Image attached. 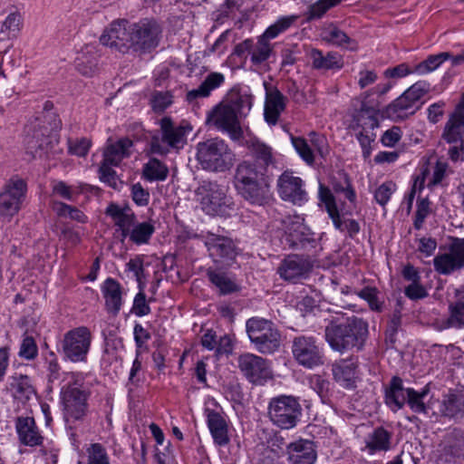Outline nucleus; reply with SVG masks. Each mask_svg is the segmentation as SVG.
Here are the masks:
<instances>
[{
  "mask_svg": "<svg viewBox=\"0 0 464 464\" xmlns=\"http://www.w3.org/2000/svg\"><path fill=\"white\" fill-rule=\"evenodd\" d=\"M162 29L153 19L144 18L136 23L125 19L113 21L102 34V44L121 53H150L160 44Z\"/></svg>",
  "mask_w": 464,
  "mask_h": 464,
  "instance_id": "1",
  "label": "nucleus"
},
{
  "mask_svg": "<svg viewBox=\"0 0 464 464\" xmlns=\"http://www.w3.org/2000/svg\"><path fill=\"white\" fill-rule=\"evenodd\" d=\"M325 340L336 352L344 353L349 351L363 349L369 334V324L362 318L348 317L345 322L330 320L325 326Z\"/></svg>",
  "mask_w": 464,
  "mask_h": 464,
  "instance_id": "2",
  "label": "nucleus"
},
{
  "mask_svg": "<svg viewBox=\"0 0 464 464\" xmlns=\"http://www.w3.org/2000/svg\"><path fill=\"white\" fill-rule=\"evenodd\" d=\"M234 182L238 194L251 204L262 206L268 202L269 185L263 167H257L250 160L239 163Z\"/></svg>",
  "mask_w": 464,
  "mask_h": 464,
  "instance_id": "3",
  "label": "nucleus"
},
{
  "mask_svg": "<svg viewBox=\"0 0 464 464\" xmlns=\"http://www.w3.org/2000/svg\"><path fill=\"white\" fill-rule=\"evenodd\" d=\"M252 107L251 98L239 95L227 103L217 105L208 114L207 122L218 130L227 132L234 140L243 136L240 120L247 115Z\"/></svg>",
  "mask_w": 464,
  "mask_h": 464,
  "instance_id": "4",
  "label": "nucleus"
},
{
  "mask_svg": "<svg viewBox=\"0 0 464 464\" xmlns=\"http://www.w3.org/2000/svg\"><path fill=\"white\" fill-rule=\"evenodd\" d=\"M196 150L198 164L208 171L224 172L229 169L236 160V156L228 144L219 138L198 142Z\"/></svg>",
  "mask_w": 464,
  "mask_h": 464,
  "instance_id": "5",
  "label": "nucleus"
},
{
  "mask_svg": "<svg viewBox=\"0 0 464 464\" xmlns=\"http://www.w3.org/2000/svg\"><path fill=\"white\" fill-rule=\"evenodd\" d=\"M67 384L61 389V400L63 407V416L67 423L82 421L88 411L89 392L83 386L80 375L70 372Z\"/></svg>",
  "mask_w": 464,
  "mask_h": 464,
  "instance_id": "6",
  "label": "nucleus"
},
{
  "mask_svg": "<svg viewBox=\"0 0 464 464\" xmlns=\"http://www.w3.org/2000/svg\"><path fill=\"white\" fill-rule=\"evenodd\" d=\"M246 328L251 343L259 353L271 354L280 347L281 335L272 321L252 317L246 321Z\"/></svg>",
  "mask_w": 464,
  "mask_h": 464,
  "instance_id": "7",
  "label": "nucleus"
},
{
  "mask_svg": "<svg viewBox=\"0 0 464 464\" xmlns=\"http://www.w3.org/2000/svg\"><path fill=\"white\" fill-rule=\"evenodd\" d=\"M430 89V84L426 81L415 82L387 106L386 116L392 120H404L413 115L421 107L420 99Z\"/></svg>",
  "mask_w": 464,
  "mask_h": 464,
  "instance_id": "8",
  "label": "nucleus"
},
{
  "mask_svg": "<svg viewBox=\"0 0 464 464\" xmlns=\"http://www.w3.org/2000/svg\"><path fill=\"white\" fill-rule=\"evenodd\" d=\"M267 414L274 425L283 430H290L300 420L302 407L295 397L280 395L270 400Z\"/></svg>",
  "mask_w": 464,
  "mask_h": 464,
  "instance_id": "9",
  "label": "nucleus"
},
{
  "mask_svg": "<svg viewBox=\"0 0 464 464\" xmlns=\"http://www.w3.org/2000/svg\"><path fill=\"white\" fill-rule=\"evenodd\" d=\"M161 136L154 135L150 140V151L159 155H166L169 149H179L186 142V135L191 128L175 125L169 117H163L160 121Z\"/></svg>",
  "mask_w": 464,
  "mask_h": 464,
  "instance_id": "10",
  "label": "nucleus"
},
{
  "mask_svg": "<svg viewBox=\"0 0 464 464\" xmlns=\"http://www.w3.org/2000/svg\"><path fill=\"white\" fill-rule=\"evenodd\" d=\"M92 340V333L86 326H79L68 331L61 341L63 357L72 362H85Z\"/></svg>",
  "mask_w": 464,
  "mask_h": 464,
  "instance_id": "11",
  "label": "nucleus"
},
{
  "mask_svg": "<svg viewBox=\"0 0 464 464\" xmlns=\"http://www.w3.org/2000/svg\"><path fill=\"white\" fill-rule=\"evenodd\" d=\"M45 121L38 118L34 121L30 122L26 126V150L27 152L32 154L33 158L42 157L47 153L52 148L53 138L52 132L59 128L60 122H54L53 125L48 123L44 124Z\"/></svg>",
  "mask_w": 464,
  "mask_h": 464,
  "instance_id": "12",
  "label": "nucleus"
},
{
  "mask_svg": "<svg viewBox=\"0 0 464 464\" xmlns=\"http://www.w3.org/2000/svg\"><path fill=\"white\" fill-rule=\"evenodd\" d=\"M202 209L209 215H224L232 204L227 188L217 182L203 181L196 191Z\"/></svg>",
  "mask_w": 464,
  "mask_h": 464,
  "instance_id": "13",
  "label": "nucleus"
},
{
  "mask_svg": "<svg viewBox=\"0 0 464 464\" xmlns=\"http://www.w3.org/2000/svg\"><path fill=\"white\" fill-rule=\"evenodd\" d=\"M280 223L289 247L307 250L316 246L317 241L314 234L300 217H286Z\"/></svg>",
  "mask_w": 464,
  "mask_h": 464,
  "instance_id": "14",
  "label": "nucleus"
},
{
  "mask_svg": "<svg viewBox=\"0 0 464 464\" xmlns=\"http://www.w3.org/2000/svg\"><path fill=\"white\" fill-rule=\"evenodd\" d=\"M292 354L299 365L312 369L324 363V353L316 338L311 335H297L292 340Z\"/></svg>",
  "mask_w": 464,
  "mask_h": 464,
  "instance_id": "15",
  "label": "nucleus"
},
{
  "mask_svg": "<svg viewBox=\"0 0 464 464\" xmlns=\"http://www.w3.org/2000/svg\"><path fill=\"white\" fill-rule=\"evenodd\" d=\"M237 367L243 376L252 384L264 385L273 379L269 361L251 353H245L237 358Z\"/></svg>",
  "mask_w": 464,
  "mask_h": 464,
  "instance_id": "16",
  "label": "nucleus"
},
{
  "mask_svg": "<svg viewBox=\"0 0 464 464\" xmlns=\"http://www.w3.org/2000/svg\"><path fill=\"white\" fill-rule=\"evenodd\" d=\"M204 244L214 263L231 266L238 252L233 240L227 237L208 233L204 237Z\"/></svg>",
  "mask_w": 464,
  "mask_h": 464,
  "instance_id": "17",
  "label": "nucleus"
},
{
  "mask_svg": "<svg viewBox=\"0 0 464 464\" xmlns=\"http://www.w3.org/2000/svg\"><path fill=\"white\" fill-rule=\"evenodd\" d=\"M25 192L26 183L24 179H11L0 193V216L10 218L17 214Z\"/></svg>",
  "mask_w": 464,
  "mask_h": 464,
  "instance_id": "18",
  "label": "nucleus"
},
{
  "mask_svg": "<svg viewBox=\"0 0 464 464\" xmlns=\"http://www.w3.org/2000/svg\"><path fill=\"white\" fill-rule=\"evenodd\" d=\"M435 270L441 275H450L464 267V238H455L446 252L433 259Z\"/></svg>",
  "mask_w": 464,
  "mask_h": 464,
  "instance_id": "19",
  "label": "nucleus"
},
{
  "mask_svg": "<svg viewBox=\"0 0 464 464\" xmlns=\"http://www.w3.org/2000/svg\"><path fill=\"white\" fill-rule=\"evenodd\" d=\"M278 193L284 200L301 205L307 200V194L303 188V180L292 172L285 171L277 180Z\"/></svg>",
  "mask_w": 464,
  "mask_h": 464,
  "instance_id": "20",
  "label": "nucleus"
},
{
  "mask_svg": "<svg viewBox=\"0 0 464 464\" xmlns=\"http://www.w3.org/2000/svg\"><path fill=\"white\" fill-rule=\"evenodd\" d=\"M311 268V263L307 258L299 255H289L281 261L277 273L284 280L295 282L305 277Z\"/></svg>",
  "mask_w": 464,
  "mask_h": 464,
  "instance_id": "21",
  "label": "nucleus"
},
{
  "mask_svg": "<svg viewBox=\"0 0 464 464\" xmlns=\"http://www.w3.org/2000/svg\"><path fill=\"white\" fill-rule=\"evenodd\" d=\"M15 430L19 442L24 446L37 447L41 446L44 442V437L33 417H17L15 420Z\"/></svg>",
  "mask_w": 464,
  "mask_h": 464,
  "instance_id": "22",
  "label": "nucleus"
},
{
  "mask_svg": "<svg viewBox=\"0 0 464 464\" xmlns=\"http://www.w3.org/2000/svg\"><path fill=\"white\" fill-rule=\"evenodd\" d=\"M311 145L307 140L301 137H291V141L299 156L308 164L313 165L314 162V150H316L321 156H324V148L325 140L314 132L311 133Z\"/></svg>",
  "mask_w": 464,
  "mask_h": 464,
  "instance_id": "23",
  "label": "nucleus"
},
{
  "mask_svg": "<svg viewBox=\"0 0 464 464\" xmlns=\"http://www.w3.org/2000/svg\"><path fill=\"white\" fill-rule=\"evenodd\" d=\"M290 464H314L317 454L314 443L307 440H299L286 447Z\"/></svg>",
  "mask_w": 464,
  "mask_h": 464,
  "instance_id": "24",
  "label": "nucleus"
},
{
  "mask_svg": "<svg viewBox=\"0 0 464 464\" xmlns=\"http://www.w3.org/2000/svg\"><path fill=\"white\" fill-rule=\"evenodd\" d=\"M101 291L105 301L106 311L113 315H117L123 304V289L121 285L114 278L108 277L102 283Z\"/></svg>",
  "mask_w": 464,
  "mask_h": 464,
  "instance_id": "25",
  "label": "nucleus"
},
{
  "mask_svg": "<svg viewBox=\"0 0 464 464\" xmlns=\"http://www.w3.org/2000/svg\"><path fill=\"white\" fill-rule=\"evenodd\" d=\"M464 135V93L455 108V111L450 115L447 121L443 138L449 143H458Z\"/></svg>",
  "mask_w": 464,
  "mask_h": 464,
  "instance_id": "26",
  "label": "nucleus"
},
{
  "mask_svg": "<svg viewBox=\"0 0 464 464\" xmlns=\"http://www.w3.org/2000/svg\"><path fill=\"white\" fill-rule=\"evenodd\" d=\"M207 423L215 444L226 446L229 443L228 425L221 413L210 410H205Z\"/></svg>",
  "mask_w": 464,
  "mask_h": 464,
  "instance_id": "27",
  "label": "nucleus"
},
{
  "mask_svg": "<svg viewBox=\"0 0 464 464\" xmlns=\"http://www.w3.org/2000/svg\"><path fill=\"white\" fill-rule=\"evenodd\" d=\"M440 412L455 420H464V389L445 394L440 404Z\"/></svg>",
  "mask_w": 464,
  "mask_h": 464,
  "instance_id": "28",
  "label": "nucleus"
},
{
  "mask_svg": "<svg viewBox=\"0 0 464 464\" xmlns=\"http://www.w3.org/2000/svg\"><path fill=\"white\" fill-rule=\"evenodd\" d=\"M285 109V97L277 89L266 92L265 102V120L268 124L276 125L280 114Z\"/></svg>",
  "mask_w": 464,
  "mask_h": 464,
  "instance_id": "29",
  "label": "nucleus"
},
{
  "mask_svg": "<svg viewBox=\"0 0 464 464\" xmlns=\"http://www.w3.org/2000/svg\"><path fill=\"white\" fill-rule=\"evenodd\" d=\"M407 388L403 387L402 380L398 376H393L388 386L385 387V403L392 411L401 410L407 400Z\"/></svg>",
  "mask_w": 464,
  "mask_h": 464,
  "instance_id": "30",
  "label": "nucleus"
},
{
  "mask_svg": "<svg viewBox=\"0 0 464 464\" xmlns=\"http://www.w3.org/2000/svg\"><path fill=\"white\" fill-rule=\"evenodd\" d=\"M309 57L312 66L316 70H340L343 66V56L337 52H328L325 54L318 49H312Z\"/></svg>",
  "mask_w": 464,
  "mask_h": 464,
  "instance_id": "31",
  "label": "nucleus"
},
{
  "mask_svg": "<svg viewBox=\"0 0 464 464\" xmlns=\"http://www.w3.org/2000/svg\"><path fill=\"white\" fill-rule=\"evenodd\" d=\"M8 389L12 396L22 402L28 401L34 394L35 390L31 380L24 374H14L10 377Z\"/></svg>",
  "mask_w": 464,
  "mask_h": 464,
  "instance_id": "32",
  "label": "nucleus"
},
{
  "mask_svg": "<svg viewBox=\"0 0 464 464\" xmlns=\"http://www.w3.org/2000/svg\"><path fill=\"white\" fill-rule=\"evenodd\" d=\"M322 39L333 45L355 51L358 44L355 40L349 37L345 32L338 28L334 24H329L322 31Z\"/></svg>",
  "mask_w": 464,
  "mask_h": 464,
  "instance_id": "33",
  "label": "nucleus"
},
{
  "mask_svg": "<svg viewBox=\"0 0 464 464\" xmlns=\"http://www.w3.org/2000/svg\"><path fill=\"white\" fill-rule=\"evenodd\" d=\"M392 433L382 427L376 428L365 438V447L370 455L378 451H388L391 449Z\"/></svg>",
  "mask_w": 464,
  "mask_h": 464,
  "instance_id": "34",
  "label": "nucleus"
},
{
  "mask_svg": "<svg viewBox=\"0 0 464 464\" xmlns=\"http://www.w3.org/2000/svg\"><path fill=\"white\" fill-rule=\"evenodd\" d=\"M455 298L456 301L449 304L446 326L459 329L464 327V285L455 289Z\"/></svg>",
  "mask_w": 464,
  "mask_h": 464,
  "instance_id": "35",
  "label": "nucleus"
},
{
  "mask_svg": "<svg viewBox=\"0 0 464 464\" xmlns=\"http://www.w3.org/2000/svg\"><path fill=\"white\" fill-rule=\"evenodd\" d=\"M225 81V77L220 72H211L201 84L187 93V101L191 102L198 98H205L209 96L210 92L218 88Z\"/></svg>",
  "mask_w": 464,
  "mask_h": 464,
  "instance_id": "36",
  "label": "nucleus"
},
{
  "mask_svg": "<svg viewBox=\"0 0 464 464\" xmlns=\"http://www.w3.org/2000/svg\"><path fill=\"white\" fill-rule=\"evenodd\" d=\"M356 365L351 361L343 360L333 365V374L337 382L344 388H353Z\"/></svg>",
  "mask_w": 464,
  "mask_h": 464,
  "instance_id": "37",
  "label": "nucleus"
},
{
  "mask_svg": "<svg viewBox=\"0 0 464 464\" xmlns=\"http://www.w3.org/2000/svg\"><path fill=\"white\" fill-rule=\"evenodd\" d=\"M207 276L218 289L220 295H229L239 290V286L225 272L209 267L207 270Z\"/></svg>",
  "mask_w": 464,
  "mask_h": 464,
  "instance_id": "38",
  "label": "nucleus"
},
{
  "mask_svg": "<svg viewBox=\"0 0 464 464\" xmlns=\"http://www.w3.org/2000/svg\"><path fill=\"white\" fill-rule=\"evenodd\" d=\"M97 54L92 47H86L75 60L76 70L83 76L92 77L97 71Z\"/></svg>",
  "mask_w": 464,
  "mask_h": 464,
  "instance_id": "39",
  "label": "nucleus"
},
{
  "mask_svg": "<svg viewBox=\"0 0 464 464\" xmlns=\"http://www.w3.org/2000/svg\"><path fill=\"white\" fill-rule=\"evenodd\" d=\"M131 146V140L128 138L121 139L117 142L107 146L103 153V160L112 165H119L125 157L129 156L128 150Z\"/></svg>",
  "mask_w": 464,
  "mask_h": 464,
  "instance_id": "40",
  "label": "nucleus"
},
{
  "mask_svg": "<svg viewBox=\"0 0 464 464\" xmlns=\"http://www.w3.org/2000/svg\"><path fill=\"white\" fill-rule=\"evenodd\" d=\"M106 214L111 218L115 226L131 227L136 222V216L130 208H121L116 204H111L106 209Z\"/></svg>",
  "mask_w": 464,
  "mask_h": 464,
  "instance_id": "41",
  "label": "nucleus"
},
{
  "mask_svg": "<svg viewBox=\"0 0 464 464\" xmlns=\"http://www.w3.org/2000/svg\"><path fill=\"white\" fill-rule=\"evenodd\" d=\"M356 125L364 131H372L379 126L377 119V111L373 107L368 106L365 102L362 103L360 111L354 118Z\"/></svg>",
  "mask_w": 464,
  "mask_h": 464,
  "instance_id": "42",
  "label": "nucleus"
},
{
  "mask_svg": "<svg viewBox=\"0 0 464 464\" xmlns=\"http://www.w3.org/2000/svg\"><path fill=\"white\" fill-rule=\"evenodd\" d=\"M271 40L263 34L258 37L251 51V62L255 65L262 64L274 54V46L269 43Z\"/></svg>",
  "mask_w": 464,
  "mask_h": 464,
  "instance_id": "43",
  "label": "nucleus"
},
{
  "mask_svg": "<svg viewBox=\"0 0 464 464\" xmlns=\"http://www.w3.org/2000/svg\"><path fill=\"white\" fill-rule=\"evenodd\" d=\"M168 175L169 168L156 158H151L142 169V177L148 181H163Z\"/></svg>",
  "mask_w": 464,
  "mask_h": 464,
  "instance_id": "44",
  "label": "nucleus"
},
{
  "mask_svg": "<svg viewBox=\"0 0 464 464\" xmlns=\"http://www.w3.org/2000/svg\"><path fill=\"white\" fill-rule=\"evenodd\" d=\"M320 198L325 205L326 211L333 220L334 227L343 232V223L335 203V199L330 189L323 186L320 187Z\"/></svg>",
  "mask_w": 464,
  "mask_h": 464,
  "instance_id": "45",
  "label": "nucleus"
},
{
  "mask_svg": "<svg viewBox=\"0 0 464 464\" xmlns=\"http://www.w3.org/2000/svg\"><path fill=\"white\" fill-rule=\"evenodd\" d=\"M252 154L254 157L252 163L257 167H263L265 172H267L269 165L273 163L272 149L256 140L252 143Z\"/></svg>",
  "mask_w": 464,
  "mask_h": 464,
  "instance_id": "46",
  "label": "nucleus"
},
{
  "mask_svg": "<svg viewBox=\"0 0 464 464\" xmlns=\"http://www.w3.org/2000/svg\"><path fill=\"white\" fill-rule=\"evenodd\" d=\"M155 232L154 225L150 222L134 223L131 227L130 241L140 246L148 244Z\"/></svg>",
  "mask_w": 464,
  "mask_h": 464,
  "instance_id": "47",
  "label": "nucleus"
},
{
  "mask_svg": "<svg viewBox=\"0 0 464 464\" xmlns=\"http://www.w3.org/2000/svg\"><path fill=\"white\" fill-rule=\"evenodd\" d=\"M22 16L18 12L9 14L2 24L0 29V41L15 37L20 31Z\"/></svg>",
  "mask_w": 464,
  "mask_h": 464,
  "instance_id": "48",
  "label": "nucleus"
},
{
  "mask_svg": "<svg viewBox=\"0 0 464 464\" xmlns=\"http://www.w3.org/2000/svg\"><path fill=\"white\" fill-rule=\"evenodd\" d=\"M53 209L60 218H70L80 223L87 222L86 215L76 207L61 201H54L53 203Z\"/></svg>",
  "mask_w": 464,
  "mask_h": 464,
  "instance_id": "49",
  "label": "nucleus"
},
{
  "mask_svg": "<svg viewBox=\"0 0 464 464\" xmlns=\"http://www.w3.org/2000/svg\"><path fill=\"white\" fill-rule=\"evenodd\" d=\"M450 53L448 52L440 53L428 56V58L414 66L417 74H426L435 71L441 63L449 60Z\"/></svg>",
  "mask_w": 464,
  "mask_h": 464,
  "instance_id": "50",
  "label": "nucleus"
},
{
  "mask_svg": "<svg viewBox=\"0 0 464 464\" xmlns=\"http://www.w3.org/2000/svg\"><path fill=\"white\" fill-rule=\"evenodd\" d=\"M406 402L412 411L415 413H427V407L423 401L429 392L428 386H425L420 392H417L412 388H407Z\"/></svg>",
  "mask_w": 464,
  "mask_h": 464,
  "instance_id": "51",
  "label": "nucleus"
},
{
  "mask_svg": "<svg viewBox=\"0 0 464 464\" xmlns=\"http://www.w3.org/2000/svg\"><path fill=\"white\" fill-rule=\"evenodd\" d=\"M360 298L367 302L369 308L377 313H382L384 302L379 297L380 291L375 286H365L358 292H354Z\"/></svg>",
  "mask_w": 464,
  "mask_h": 464,
  "instance_id": "52",
  "label": "nucleus"
},
{
  "mask_svg": "<svg viewBox=\"0 0 464 464\" xmlns=\"http://www.w3.org/2000/svg\"><path fill=\"white\" fill-rule=\"evenodd\" d=\"M342 0H317L309 5L305 17L307 21L322 18L331 8L337 6Z\"/></svg>",
  "mask_w": 464,
  "mask_h": 464,
  "instance_id": "53",
  "label": "nucleus"
},
{
  "mask_svg": "<svg viewBox=\"0 0 464 464\" xmlns=\"http://www.w3.org/2000/svg\"><path fill=\"white\" fill-rule=\"evenodd\" d=\"M83 191V185H67L64 181H56L53 185V194L69 201H74Z\"/></svg>",
  "mask_w": 464,
  "mask_h": 464,
  "instance_id": "54",
  "label": "nucleus"
},
{
  "mask_svg": "<svg viewBox=\"0 0 464 464\" xmlns=\"http://www.w3.org/2000/svg\"><path fill=\"white\" fill-rule=\"evenodd\" d=\"M333 189L335 193L342 194L344 198L352 203L356 199L355 192L346 173L342 172L338 174V178L333 181Z\"/></svg>",
  "mask_w": 464,
  "mask_h": 464,
  "instance_id": "55",
  "label": "nucleus"
},
{
  "mask_svg": "<svg viewBox=\"0 0 464 464\" xmlns=\"http://www.w3.org/2000/svg\"><path fill=\"white\" fill-rule=\"evenodd\" d=\"M86 464H111L107 450L101 443H92L86 449Z\"/></svg>",
  "mask_w": 464,
  "mask_h": 464,
  "instance_id": "56",
  "label": "nucleus"
},
{
  "mask_svg": "<svg viewBox=\"0 0 464 464\" xmlns=\"http://www.w3.org/2000/svg\"><path fill=\"white\" fill-rule=\"evenodd\" d=\"M298 16L289 15L279 18L275 24H271L266 31L265 36L270 39L276 38L280 34L285 32L290 26L295 23Z\"/></svg>",
  "mask_w": 464,
  "mask_h": 464,
  "instance_id": "57",
  "label": "nucleus"
},
{
  "mask_svg": "<svg viewBox=\"0 0 464 464\" xmlns=\"http://www.w3.org/2000/svg\"><path fill=\"white\" fill-rule=\"evenodd\" d=\"M173 102V96L169 92H154L150 103L155 112H163Z\"/></svg>",
  "mask_w": 464,
  "mask_h": 464,
  "instance_id": "58",
  "label": "nucleus"
},
{
  "mask_svg": "<svg viewBox=\"0 0 464 464\" xmlns=\"http://www.w3.org/2000/svg\"><path fill=\"white\" fill-rule=\"evenodd\" d=\"M38 348L31 336H25L20 346L19 356L26 360H33L37 356Z\"/></svg>",
  "mask_w": 464,
  "mask_h": 464,
  "instance_id": "59",
  "label": "nucleus"
},
{
  "mask_svg": "<svg viewBox=\"0 0 464 464\" xmlns=\"http://www.w3.org/2000/svg\"><path fill=\"white\" fill-rule=\"evenodd\" d=\"M131 311L137 316H144L150 313V307L146 301V295L143 289H140L135 295Z\"/></svg>",
  "mask_w": 464,
  "mask_h": 464,
  "instance_id": "60",
  "label": "nucleus"
},
{
  "mask_svg": "<svg viewBox=\"0 0 464 464\" xmlns=\"http://www.w3.org/2000/svg\"><path fill=\"white\" fill-rule=\"evenodd\" d=\"M447 169L448 163L438 160L433 167L431 176L428 179V187H433L440 184L442 179L446 177Z\"/></svg>",
  "mask_w": 464,
  "mask_h": 464,
  "instance_id": "61",
  "label": "nucleus"
},
{
  "mask_svg": "<svg viewBox=\"0 0 464 464\" xmlns=\"http://www.w3.org/2000/svg\"><path fill=\"white\" fill-rule=\"evenodd\" d=\"M356 137L362 147L363 158H369L372 153L371 145L374 141L376 135L372 131L360 130Z\"/></svg>",
  "mask_w": 464,
  "mask_h": 464,
  "instance_id": "62",
  "label": "nucleus"
},
{
  "mask_svg": "<svg viewBox=\"0 0 464 464\" xmlns=\"http://www.w3.org/2000/svg\"><path fill=\"white\" fill-rule=\"evenodd\" d=\"M395 189V184L392 182H385L382 184L375 191L374 198L376 201L384 206L391 198Z\"/></svg>",
  "mask_w": 464,
  "mask_h": 464,
  "instance_id": "63",
  "label": "nucleus"
},
{
  "mask_svg": "<svg viewBox=\"0 0 464 464\" xmlns=\"http://www.w3.org/2000/svg\"><path fill=\"white\" fill-rule=\"evenodd\" d=\"M131 197L138 206L144 207L149 204L150 193L140 183H136L131 186Z\"/></svg>",
  "mask_w": 464,
  "mask_h": 464,
  "instance_id": "64",
  "label": "nucleus"
}]
</instances>
